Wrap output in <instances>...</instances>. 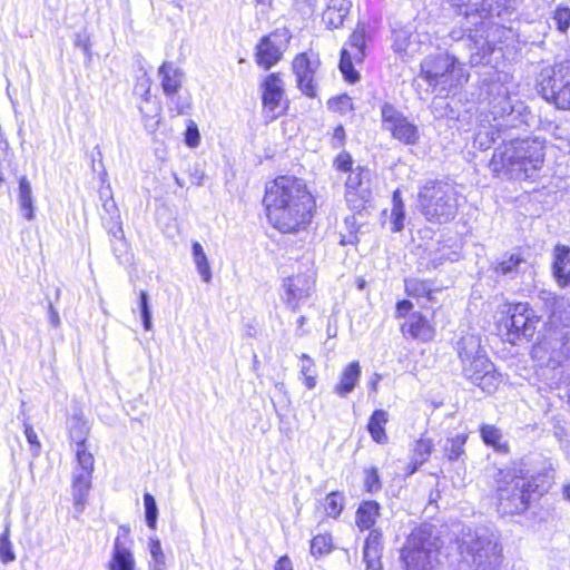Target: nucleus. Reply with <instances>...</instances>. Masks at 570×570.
Segmentation results:
<instances>
[{
	"label": "nucleus",
	"instance_id": "f257e3e1",
	"mask_svg": "<svg viewBox=\"0 0 570 570\" xmlns=\"http://www.w3.org/2000/svg\"><path fill=\"white\" fill-rule=\"evenodd\" d=\"M263 204L268 222L282 233H295L305 226L315 206L303 179L278 176L265 188Z\"/></svg>",
	"mask_w": 570,
	"mask_h": 570
},
{
	"label": "nucleus",
	"instance_id": "f03ea898",
	"mask_svg": "<svg viewBox=\"0 0 570 570\" xmlns=\"http://www.w3.org/2000/svg\"><path fill=\"white\" fill-rule=\"evenodd\" d=\"M546 140L537 136L517 137L511 131L503 144L495 147L490 168L498 177L509 179L532 178L544 163Z\"/></svg>",
	"mask_w": 570,
	"mask_h": 570
},
{
	"label": "nucleus",
	"instance_id": "7ed1b4c3",
	"mask_svg": "<svg viewBox=\"0 0 570 570\" xmlns=\"http://www.w3.org/2000/svg\"><path fill=\"white\" fill-rule=\"evenodd\" d=\"M552 469L528 476L520 465L499 470L497 482L498 511L501 514H520L532 501L549 491L553 483Z\"/></svg>",
	"mask_w": 570,
	"mask_h": 570
},
{
	"label": "nucleus",
	"instance_id": "20e7f679",
	"mask_svg": "<svg viewBox=\"0 0 570 570\" xmlns=\"http://www.w3.org/2000/svg\"><path fill=\"white\" fill-rule=\"evenodd\" d=\"M548 320L539 332L534 353L548 356V364L558 367L570 358V299L542 291L539 295Z\"/></svg>",
	"mask_w": 570,
	"mask_h": 570
},
{
	"label": "nucleus",
	"instance_id": "39448f33",
	"mask_svg": "<svg viewBox=\"0 0 570 570\" xmlns=\"http://www.w3.org/2000/svg\"><path fill=\"white\" fill-rule=\"evenodd\" d=\"M504 28L495 22L487 20H464L460 28H454L449 37L456 42L453 49L459 51L460 47L468 50L469 63L472 67L485 66L492 62V56L498 49V43Z\"/></svg>",
	"mask_w": 570,
	"mask_h": 570
},
{
	"label": "nucleus",
	"instance_id": "423d86ee",
	"mask_svg": "<svg viewBox=\"0 0 570 570\" xmlns=\"http://www.w3.org/2000/svg\"><path fill=\"white\" fill-rule=\"evenodd\" d=\"M456 353L461 361L462 374L466 380L489 394L498 389L501 374L487 356L479 335H463L456 343Z\"/></svg>",
	"mask_w": 570,
	"mask_h": 570
},
{
	"label": "nucleus",
	"instance_id": "0eeeda50",
	"mask_svg": "<svg viewBox=\"0 0 570 570\" xmlns=\"http://www.w3.org/2000/svg\"><path fill=\"white\" fill-rule=\"evenodd\" d=\"M69 438L76 444L77 464L72 471V495L77 507L82 508L91 488L95 468L94 455L87 449L89 426L81 414H73L67 422Z\"/></svg>",
	"mask_w": 570,
	"mask_h": 570
},
{
	"label": "nucleus",
	"instance_id": "6e6552de",
	"mask_svg": "<svg viewBox=\"0 0 570 570\" xmlns=\"http://www.w3.org/2000/svg\"><path fill=\"white\" fill-rule=\"evenodd\" d=\"M420 77L428 82L432 91L449 94L466 82L469 75L463 71L456 50L453 49L426 56L420 63Z\"/></svg>",
	"mask_w": 570,
	"mask_h": 570
},
{
	"label": "nucleus",
	"instance_id": "1a4fd4ad",
	"mask_svg": "<svg viewBox=\"0 0 570 570\" xmlns=\"http://www.w3.org/2000/svg\"><path fill=\"white\" fill-rule=\"evenodd\" d=\"M442 540L434 533L433 527L423 524L407 537L402 550L401 561L405 570H435L440 563Z\"/></svg>",
	"mask_w": 570,
	"mask_h": 570
},
{
	"label": "nucleus",
	"instance_id": "9d476101",
	"mask_svg": "<svg viewBox=\"0 0 570 570\" xmlns=\"http://www.w3.org/2000/svg\"><path fill=\"white\" fill-rule=\"evenodd\" d=\"M479 99L487 105L493 120L509 130L524 124L522 112L524 105L518 100L513 101L509 89L500 79H483L480 86Z\"/></svg>",
	"mask_w": 570,
	"mask_h": 570
},
{
	"label": "nucleus",
	"instance_id": "9b49d317",
	"mask_svg": "<svg viewBox=\"0 0 570 570\" xmlns=\"http://www.w3.org/2000/svg\"><path fill=\"white\" fill-rule=\"evenodd\" d=\"M419 205L425 219L433 224H445L458 214V191L443 180H426L419 193Z\"/></svg>",
	"mask_w": 570,
	"mask_h": 570
},
{
	"label": "nucleus",
	"instance_id": "f8f14e48",
	"mask_svg": "<svg viewBox=\"0 0 570 570\" xmlns=\"http://www.w3.org/2000/svg\"><path fill=\"white\" fill-rule=\"evenodd\" d=\"M459 549L462 558L470 562L474 570H498L502 561L498 538L488 529L463 533Z\"/></svg>",
	"mask_w": 570,
	"mask_h": 570
},
{
	"label": "nucleus",
	"instance_id": "ddd939ff",
	"mask_svg": "<svg viewBox=\"0 0 570 570\" xmlns=\"http://www.w3.org/2000/svg\"><path fill=\"white\" fill-rule=\"evenodd\" d=\"M537 90L556 108L570 110V60L542 69L537 79Z\"/></svg>",
	"mask_w": 570,
	"mask_h": 570
},
{
	"label": "nucleus",
	"instance_id": "4468645a",
	"mask_svg": "<svg viewBox=\"0 0 570 570\" xmlns=\"http://www.w3.org/2000/svg\"><path fill=\"white\" fill-rule=\"evenodd\" d=\"M505 320L507 341L513 345L530 342L540 322L529 303H515L509 306Z\"/></svg>",
	"mask_w": 570,
	"mask_h": 570
},
{
	"label": "nucleus",
	"instance_id": "2eb2a0df",
	"mask_svg": "<svg viewBox=\"0 0 570 570\" xmlns=\"http://www.w3.org/2000/svg\"><path fill=\"white\" fill-rule=\"evenodd\" d=\"M382 128L391 132L392 137L404 145H416L420 140V131L415 124L411 122L392 104L384 102L381 106Z\"/></svg>",
	"mask_w": 570,
	"mask_h": 570
},
{
	"label": "nucleus",
	"instance_id": "dca6fc26",
	"mask_svg": "<svg viewBox=\"0 0 570 570\" xmlns=\"http://www.w3.org/2000/svg\"><path fill=\"white\" fill-rule=\"evenodd\" d=\"M345 198L348 207L358 215L364 210L372 199L371 171L367 168L357 166L348 173Z\"/></svg>",
	"mask_w": 570,
	"mask_h": 570
},
{
	"label": "nucleus",
	"instance_id": "f3484780",
	"mask_svg": "<svg viewBox=\"0 0 570 570\" xmlns=\"http://www.w3.org/2000/svg\"><path fill=\"white\" fill-rule=\"evenodd\" d=\"M289 37L286 30H276L263 37L256 46V63L268 70L283 57Z\"/></svg>",
	"mask_w": 570,
	"mask_h": 570
},
{
	"label": "nucleus",
	"instance_id": "a211bd4d",
	"mask_svg": "<svg viewBox=\"0 0 570 570\" xmlns=\"http://www.w3.org/2000/svg\"><path fill=\"white\" fill-rule=\"evenodd\" d=\"M320 63L318 55L313 51L298 53L292 62V69L296 76L297 87L309 98L316 97L314 76Z\"/></svg>",
	"mask_w": 570,
	"mask_h": 570
},
{
	"label": "nucleus",
	"instance_id": "6ab92c4d",
	"mask_svg": "<svg viewBox=\"0 0 570 570\" xmlns=\"http://www.w3.org/2000/svg\"><path fill=\"white\" fill-rule=\"evenodd\" d=\"M348 48L341 50L340 70L344 79L354 83L360 79L358 72L353 67V60L361 62L365 57V32L363 29H356L350 36Z\"/></svg>",
	"mask_w": 570,
	"mask_h": 570
},
{
	"label": "nucleus",
	"instance_id": "aec40b11",
	"mask_svg": "<svg viewBox=\"0 0 570 570\" xmlns=\"http://www.w3.org/2000/svg\"><path fill=\"white\" fill-rule=\"evenodd\" d=\"M315 279L309 274H297L283 281L284 294L282 299L288 308L296 312L301 303L308 298L314 289Z\"/></svg>",
	"mask_w": 570,
	"mask_h": 570
},
{
	"label": "nucleus",
	"instance_id": "412c9836",
	"mask_svg": "<svg viewBox=\"0 0 570 570\" xmlns=\"http://www.w3.org/2000/svg\"><path fill=\"white\" fill-rule=\"evenodd\" d=\"M527 266V261L519 253H504L492 263V271L497 277L515 279Z\"/></svg>",
	"mask_w": 570,
	"mask_h": 570
},
{
	"label": "nucleus",
	"instance_id": "4be33fe9",
	"mask_svg": "<svg viewBox=\"0 0 570 570\" xmlns=\"http://www.w3.org/2000/svg\"><path fill=\"white\" fill-rule=\"evenodd\" d=\"M383 534L379 529H372L363 547L365 570H382Z\"/></svg>",
	"mask_w": 570,
	"mask_h": 570
},
{
	"label": "nucleus",
	"instance_id": "5701e85b",
	"mask_svg": "<svg viewBox=\"0 0 570 570\" xmlns=\"http://www.w3.org/2000/svg\"><path fill=\"white\" fill-rule=\"evenodd\" d=\"M517 0H480L478 20L492 21L494 17L504 18L513 13Z\"/></svg>",
	"mask_w": 570,
	"mask_h": 570
},
{
	"label": "nucleus",
	"instance_id": "b1692460",
	"mask_svg": "<svg viewBox=\"0 0 570 570\" xmlns=\"http://www.w3.org/2000/svg\"><path fill=\"white\" fill-rule=\"evenodd\" d=\"M263 105L269 111H275L284 96V83L279 73L268 75L263 83Z\"/></svg>",
	"mask_w": 570,
	"mask_h": 570
},
{
	"label": "nucleus",
	"instance_id": "393cba45",
	"mask_svg": "<svg viewBox=\"0 0 570 570\" xmlns=\"http://www.w3.org/2000/svg\"><path fill=\"white\" fill-rule=\"evenodd\" d=\"M361 373V365L357 361L348 363L343 368L338 382L333 386V392L340 397H347L356 387Z\"/></svg>",
	"mask_w": 570,
	"mask_h": 570
},
{
	"label": "nucleus",
	"instance_id": "a878e982",
	"mask_svg": "<svg viewBox=\"0 0 570 570\" xmlns=\"http://www.w3.org/2000/svg\"><path fill=\"white\" fill-rule=\"evenodd\" d=\"M404 335L422 342H429L434 337V328L429 321L419 313H413L401 327Z\"/></svg>",
	"mask_w": 570,
	"mask_h": 570
},
{
	"label": "nucleus",
	"instance_id": "bb28decb",
	"mask_svg": "<svg viewBox=\"0 0 570 570\" xmlns=\"http://www.w3.org/2000/svg\"><path fill=\"white\" fill-rule=\"evenodd\" d=\"M352 7L351 0H328L323 11L322 20L330 29H337L343 26Z\"/></svg>",
	"mask_w": 570,
	"mask_h": 570
},
{
	"label": "nucleus",
	"instance_id": "cd10ccee",
	"mask_svg": "<svg viewBox=\"0 0 570 570\" xmlns=\"http://www.w3.org/2000/svg\"><path fill=\"white\" fill-rule=\"evenodd\" d=\"M161 79V88L165 95L174 101V95L178 92L183 82V72L174 63L165 61L158 69Z\"/></svg>",
	"mask_w": 570,
	"mask_h": 570
},
{
	"label": "nucleus",
	"instance_id": "c85d7f7f",
	"mask_svg": "<svg viewBox=\"0 0 570 570\" xmlns=\"http://www.w3.org/2000/svg\"><path fill=\"white\" fill-rule=\"evenodd\" d=\"M510 134L511 130L499 126L497 122L489 126L481 125L475 134L474 145L481 150H487L497 144L498 140H501L500 144H503L504 136Z\"/></svg>",
	"mask_w": 570,
	"mask_h": 570
},
{
	"label": "nucleus",
	"instance_id": "c756f323",
	"mask_svg": "<svg viewBox=\"0 0 570 570\" xmlns=\"http://www.w3.org/2000/svg\"><path fill=\"white\" fill-rule=\"evenodd\" d=\"M553 276L557 283L566 287L570 285V248L558 245L554 249Z\"/></svg>",
	"mask_w": 570,
	"mask_h": 570
},
{
	"label": "nucleus",
	"instance_id": "7c9ffc66",
	"mask_svg": "<svg viewBox=\"0 0 570 570\" xmlns=\"http://www.w3.org/2000/svg\"><path fill=\"white\" fill-rule=\"evenodd\" d=\"M135 564L130 549L117 535L114 542L112 557L108 563L109 570H135Z\"/></svg>",
	"mask_w": 570,
	"mask_h": 570
},
{
	"label": "nucleus",
	"instance_id": "2f4dec72",
	"mask_svg": "<svg viewBox=\"0 0 570 570\" xmlns=\"http://www.w3.org/2000/svg\"><path fill=\"white\" fill-rule=\"evenodd\" d=\"M480 435L485 445L491 446L498 453H508L509 444L503 438L502 431L493 424H482Z\"/></svg>",
	"mask_w": 570,
	"mask_h": 570
},
{
	"label": "nucleus",
	"instance_id": "473e14b6",
	"mask_svg": "<svg viewBox=\"0 0 570 570\" xmlns=\"http://www.w3.org/2000/svg\"><path fill=\"white\" fill-rule=\"evenodd\" d=\"M389 422V413L385 410H375L370 416L367 423V431L373 439L379 444H385L389 440L385 425Z\"/></svg>",
	"mask_w": 570,
	"mask_h": 570
},
{
	"label": "nucleus",
	"instance_id": "72a5a7b5",
	"mask_svg": "<svg viewBox=\"0 0 570 570\" xmlns=\"http://www.w3.org/2000/svg\"><path fill=\"white\" fill-rule=\"evenodd\" d=\"M380 504L376 501H363L356 511V524L361 530L371 529L380 515Z\"/></svg>",
	"mask_w": 570,
	"mask_h": 570
},
{
	"label": "nucleus",
	"instance_id": "f704fd0d",
	"mask_svg": "<svg viewBox=\"0 0 570 570\" xmlns=\"http://www.w3.org/2000/svg\"><path fill=\"white\" fill-rule=\"evenodd\" d=\"M18 203L22 216L27 220H32L35 218L33 196L30 181L26 176L19 180Z\"/></svg>",
	"mask_w": 570,
	"mask_h": 570
},
{
	"label": "nucleus",
	"instance_id": "c9c22d12",
	"mask_svg": "<svg viewBox=\"0 0 570 570\" xmlns=\"http://www.w3.org/2000/svg\"><path fill=\"white\" fill-rule=\"evenodd\" d=\"M405 292L412 297H425L428 301H433L434 288L430 281H422L419 278L405 279Z\"/></svg>",
	"mask_w": 570,
	"mask_h": 570
},
{
	"label": "nucleus",
	"instance_id": "e433bc0d",
	"mask_svg": "<svg viewBox=\"0 0 570 570\" xmlns=\"http://www.w3.org/2000/svg\"><path fill=\"white\" fill-rule=\"evenodd\" d=\"M466 440L468 435L461 433L446 439L443 450L449 461H458L464 455Z\"/></svg>",
	"mask_w": 570,
	"mask_h": 570
},
{
	"label": "nucleus",
	"instance_id": "4c0bfd02",
	"mask_svg": "<svg viewBox=\"0 0 570 570\" xmlns=\"http://www.w3.org/2000/svg\"><path fill=\"white\" fill-rule=\"evenodd\" d=\"M191 250L197 272L199 273L203 282L209 283L212 279V269L203 246L198 242H194Z\"/></svg>",
	"mask_w": 570,
	"mask_h": 570
},
{
	"label": "nucleus",
	"instance_id": "58836bf2",
	"mask_svg": "<svg viewBox=\"0 0 570 570\" xmlns=\"http://www.w3.org/2000/svg\"><path fill=\"white\" fill-rule=\"evenodd\" d=\"M433 443L430 439H420L413 448L412 463L410 473H414L420 465L428 461L432 453Z\"/></svg>",
	"mask_w": 570,
	"mask_h": 570
},
{
	"label": "nucleus",
	"instance_id": "ea45409f",
	"mask_svg": "<svg viewBox=\"0 0 570 570\" xmlns=\"http://www.w3.org/2000/svg\"><path fill=\"white\" fill-rule=\"evenodd\" d=\"M458 14L464 16V20H478L480 0H448Z\"/></svg>",
	"mask_w": 570,
	"mask_h": 570
},
{
	"label": "nucleus",
	"instance_id": "a19ab883",
	"mask_svg": "<svg viewBox=\"0 0 570 570\" xmlns=\"http://www.w3.org/2000/svg\"><path fill=\"white\" fill-rule=\"evenodd\" d=\"M301 361V374L304 377V384L308 390H313L316 386V372H315V363L313 358L303 353L299 356Z\"/></svg>",
	"mask_w": 570,
	"mask_h": 570
},
{
	"label": "nucleus",
	"instance_id": "79ce46f5",
	"mask_svg": "<svg viewBox=\"0 0 570 570\" xmlns=\"http://www.w3.org/2000/svg\"><path fill=\"white\" fill-rule=\"evenodd\" d=\"M149 552L151 556L148 564L149 570H166V557L158 538H150Z\"/></svg>",
	"mask_w": 570,
	"mask_h": 570
},
{
	"label": "nucleus",
	"instance_id": "37998d69",
	"mask_svg": "<svg viewBox=\"0 0 570 570\" xmlns=\"http://www.w3.org/2000/svg\"><path fill=\"white\" fill-rule=\"evenodd\" d=\"M333 550V540L330 534H317L311 540V554L321 558L331 553Z\"/></svg>",
	"mask_w": 570,
	"mask_h": 570
},
{
	"label": "nucleus",
	"instance_id": "c03bdc74",
	"mask_svg": "<svg viewBox=\"0 0 570 570\" xmlns=\"http://www.w3.org/2000/svg\"><path fill=\"white\" fill-rule=\"evenodd\" d=\"M344 507V497L340 492H331L326 495L324 509L328 517L337 518Z\"/></svg>",
	"mask_w": 570,
	"mask_h": 570
},
{
	"label": "nucleus",
	"instance_id": "a18cd8bd",
	"mask_svg": "<svg viewBox=\"0 0 570 570\" xmlns=\"http://www.w3.org/2000/svg\"><path fill=\"white\" fill-rule=\"evenodd\" d=\"M145 520L148 528L155 530L157 527L158 508L153 494H144Z\"/></svg>",
	"mask_w": 570,
	"mask_h": 570
},
{
	"label": "nucleus",
	"instance_id": "49530a36",
	"mask_svg": "<svg viewBox=\"0 0 570 570\" xmlns=\"http://www.w3.org/2000/svg\"><path fill=\"white\" fill-rule=\"evenodd\" d=\"M344 226H345L347 233L346 234L341 233L340 244L341 245L356 244L358 242V237H357L358 223L356 220V217L354 215L345 217Z\"/></svg>",
	"mask_w": 570,
	"mask_h": 570
},
{
	"label": "nucleus",
	"instance_id": "de8ad7c7",
	"mask_svg": "<svg viewBox=\"0 0 570 570\" xmlns=\"http://www.w3.org/2000/svg\"><path fill=\"white\" fill-rule=\"evenodd\" d=\"M552 20L560 32H567L570 28V8L564 4L557 6L552 13Z\"/></svg>",
	"mask_w": 570,
	"mask_h": 570
},
{
	"label": "nucleus",
	"instance_id": "09e8293b",
	"mask_svg": "<svg viewBox=\"0 0 570 570\" xmlns=\"http://www.w3.org/2000/svg\"><path fill=\"white\" fill-rule=\"evenodd\" d=\"M139 311L140 317L142 321V326L145 331L153 330V321H151V308L149 304V295L145 291H140L139 293Z\"/></svg>",
	"mask_w": 570,
	"mask_h": 570
},
{
	"label": "nucleus",
	"instance_id": "8fccbe9b",
	"mask_svg": "<svg viewBox=\"0 0 570 570\" xmlns=\"http://www.w3.org/2000/svg\"><path fill=\"white\" fill-rule=\"evenodd\" d=\"M9 535V528L6 527L3 533L0 535V560L3 563H9L16 560V554Z\"/></svg>",
	"mask_w": 570,
	"mask_h": 570
},
{
	"label": "nucleus",
	"instance_id": "3c124183",
	"mask_svg": "<svg viewBox=\"0 0 570 570\" xmlns=\"http://www.w3.org/2000/svg\"><path fill=\"white\" fill-rule=\"evenodd\" d=\"M364 487L367 492H376L381 489V480L379 476L377 469L370 468L365 470Z\"/></svg>",
	"mask_w": 570,
	"mask_h": 570
},
{
	"label": "nucleus",
	"instance_id": "603ef678",
	"mask_svg": "<svg viewBox=\"0 0 570 570\" xmlns=\"http://www.w3.org/2000/svg\"><path fill=\"white\" fill-rule=\"evenodd\" d=\"M200 135L197 125L189 121L185 131V142L188 147H197L199 145Z\"/></svg>",
	"mask_w": 570,
	"mask_h": 570
},
{
	"label": "nucleus",
	"instance_id": "864d4df0",
	"mask_svg": "<svg viewBox=\"0 0 570 570\" xmlns=\"http://www.w3.org/2000/svg\"><path fill=\"white\" fill-rule=\"evenodd\" d=\"M405 220V209L404 208H392L391 210V230L393 233H399L404 227Z\"/></svg>",
	"mask_w": 570,
	"mask_h": 570
},
{
	"label": "nucleus",
	"instance_id": "5fc2aeb1",
	"mask_svg": "<svg viewBox=\"0 0 570 570\" xmlns=\"http://www.w3.org/2000/svg\"><path fill=\"white\" fill-rule=\"evenodd\" d=\"M334 166L337 170L344 171V173H351V170H354L353 168V159L348 153H341L337 155V157L334 160Z\"/></svg>",
	"mask_w": 570,
	"mask_h": 570
},
{
	"label": "nucleus",
	"instance_id": "6e6d98bb",
	"mask_svg": "<svg viewBox=\"0 0 570 570\" xmlns=\"http://www.w3.org/2000/svg\"><path fill=\"white\" fill-rule=\"evenodd\" d=\"M393 50L397 53L406 51L407 48V37L405 31H400L395 35V40L393 42Z\"/></svg>",
	"mask_w": 570,
	"mask_h": 570
},
{
	"label": "nucleus",
	"instance_id": "4d7b16f0",
	"mask_svg": "<svg viewBox=\"0 0 570 570\" xmlns=\"http://www.w3.org/2000/svg\"><path fill=\"white\" fill-rule=\"evenodd\" d=\"M170 109H175L178 115L187 114L189 109V104L187 101H183L180 96L174 95V101H169Z\"/></svg>",
	"mask_w": 570,
	"mask_h": 570
},
{
	"label": "nucleus",
	"instance_id": "13d9d810",
	"mask_svg": "<svg viewBox=\"0 0 570 570\" xmlns=\"http://www.w3.org/2000/svg\"><path fill=\"white\" fill-rule=\"evenodd\" d=\"M24 434L28 442L36 448L37 452L40 449V442L38 440L37 433L30 424H24Z\"/></svg>",
	"mask_w": 570,
	"mask_h": 570
},
{
	"label": "nucleus",
	"instance_id": "bf43d9fd",
	"mask_svg": "<svg viewBox=\"0 0 570 570\" xmlns=\"http://www.w3.org/2000/svg\"><path fill=\"white\" fill-rule=\"evenodd\" d=\"M275 570H293L291 559L287 556L281 557L275 564Z\"/></svg>",
	"mask_w": 570,
	"mask_h": 570
},
{
	"label": "nucleus",
	"instance_id": "052dcab7",
	"mask_svg": "<svg viewBox=\"0 0 570 570\" xmlns=\"http://www.w3.org/2000/svg\"><path fill=\"white\" fill-rule=\"evenodd\" d=\"M49 322L52 326L57 327L60 324V317L53 305L50 303L48 307Z\"/></svg>",
	"mask_w": 570,
	"mask_h": 570
},
{
	"label": "nucleus",
	"instance_id": "680f3d73",
	"mask_svg": "<svg viewBox=\"0 0 570 570\" xmlns=\"http://www.w3.org/2000/svg\"><path fill=\"white\" fill-rule=\"evenodd\" d=\"M76 47L81 48L86 55H90L89 41L86 37L78 35L75 40Z\"/></svg>",
	"mask_w": 570,
	"mask_h": 570
},
{
	"label": "nucleus",
	"instance_id": "e2e57ef3",
	"mask_svg": "<svg viewBox=\"0 0 570 570\" xmlns=\"http://www.w3.org/2000/svg\"><path fill=\"white\" fill-rule=\"evenodd\" d=\"M109 233L118 239L124 238V230L121 227V223L118 220L112 222V226L109 228Z\"/></svg>",
	"mask_w": 570,
	"mask_h": 570
},
{
	"label": "nucleus",
	"instance_id": "0e129e2a",
	"mask_svg": "<svg viewBox=\"0 0 570 570\" xmlns=\"http://www.w3.org/2000/svg\"><path fill=\"white\" fill-rule=\"evenodd\" d=\"M102 207H104L105 212H107L108 214L111 215L110 219L112 220L115 217V214L117 213V207H116L114 199L111 198L110 200H106L104 203Z\"/></svg>",
	"mask_w": 570,
	"mask_h": 570
},
{
	"label": "nucleus",
	"instance_id": "69168bd1",
	"mask_svg": "<svg viewBox=\"0 0 570 570\" xmlns=\"http://www.w3.org/2000/svg\"><path fill=\"white\" fill-rule=\"evenodd\" d=\"M333 139L334 140H337L340 145L343 144L344 139H345V130L343 128L342 125L337 126L335 129H334V132H333Z\"/></svg>",
	"mask_w": 570,
	"mask_h": 570
},
{
	"label": "nucleus",
	"instance_id": "338daca9",
	"mask_svg": "<svg viewBox=\"0 0 570 570\" xmlns=\"http://www.w3.org/2000/svg\"><path fill=\"white\" fill-rule=\"evenodd\" d=\"M396 308L399 315H403L412 308V303L410 301H401L397 303Z\"/></svg>",
	"mask_w": 570,
	"mask_h": 570
},
{
	"label": "nucleus",
	"instance_id": "774afa93",
	"mask_svg": "<svg viewBox=\"0 0 570 570\" xmlns=\"http://www.w3.org/2000/svg\"><path fill=\"white\" fill-rule=\"evenodd\" d=\"M392 203H393L392 208H404V204H403V200L401 197V191L399 189H396L393 193Z\"/></svg>",
	"mask_w": 570,
	"mask_h": 570
}]
</instances>
